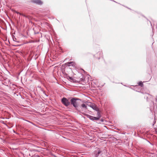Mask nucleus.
<instances>
[{
  "instance_id": "obj_1",
  "label": "nucleus",
  "mask_w": 157,
  "mask_h": 157,
  "mask_svg": "<svg viewBox=\"0 0 157 157\" xmlns=\"http://www.w3.org/2000/svg\"><path fill=\"white\" fill-rule=\"evenodd\" d=\"M77 100H78V99L74 98H71V104L75 108H77L78 106V104L77 101Z\"/></svg>"
},
{
  "instance_id": "obj_2",
  "label": "nucleus",
  "mask_w": 157,
  "mask_h": 157,
  "mask_svg": "<svg viewBox=\"0 0 157 157\" xmlns=\"http://www.w3.org/2000/svg\"><path fill=\"white\" fill-rule=\"evenodd\" d=\"M61 102L62 103L66 106H69L70 104V102L69 100L65 98H62Z\"/></svg>"
},
{
  "instance_id": "obj_3",
  "label": "nucleus",
  "mask_w": 157,
  "mask_h": 157,
  "mask_svg": "<svg viewBox=\"0 0 157 157\" xmlns=\"http://www.w3.org/2000/svg\"><path fill=\"white\" fill-rule=\"evenodd\" d=\"M90 107L92 108L94 110L97 111H99V108L94 104H92L90 105Z\"/></svg>"
},
{
  "instance_id": "obj_4",
  "label": "nucleus",
  "mask_w": 157,
  "mask_h": 157,
  "mask_svg": "<svg viewBox=\"0 0 157 157\" xmlns=\"http://www.w3.org/2000/svg\"><path fill=\"white\" fill-rule=\"evenodd\" d=\"M32 2L38 5H40L42 4V2L40 0H33Z\"/></svg>"
},
{
  "instance_id": "obj_5",
  "label": "nucleus",
  "mask_w": 157,
  "mask_h": 157,
  "mask_svg": "<svg viewBox=\"0 0 157 157\" xmlns=\"http://www.w3.org/2000/svg\"><path fill=\"white\" fill-rule=\"evenodd\" d=\"M66 64L68 66H75V63L73 62H70L66 63Z\"/></svg>"
},
{
  "instance_id": "obj_6",
  "label": "nucleus",
  "mask_w": 157,
  "mask_h": 157,
  "mask_svg": "<svg viewBox=\"0 0 157 157\" xmlns=\"http://www.w3.org/2000/svg\"><path fill=\"white\" fill-rule=\"evenodd\" d=\"M90 120L93 121L94 120H98V118H97V117H93L91 116H89V117H88Z\"/></svg>"
},
{
  "instance_id": "obj_7",
  "label": "nucleus",
  "mask_w": 157,
  "mask_h": 157,
  "mask_svg": "<svg viewBox=\"0 0 157 157\" xmlns=\"http://www.w3.org/2000/svg\"><path fill=\"white\" fill-rule=\"evenodd\" d=\"M97 115L98 117H97V118H98V120L101 117V115L100 114V113L98 111L97 112Z\"/></svg>"
},
{
  "instance_id": "obj_8",
  "label": "nucleus",
  "mask_w": 157,
  "mask_h": 157,
  "mask_svg": "<svg viewBox=\"0 0 157 157\" xmlns=\"http://www.w3.org/2000/svg\"><path fill=\"white\" fill-rule=\"evenodd\" d=\"M101 153V151L100 150H99L98 151V153L95 154V157H97L99 155V154Z\"/></svg>"
},
{
  "instance_id": "obj_9",
  "label": "nucleus",
  "mask_w": 157,
  "mask_h": 157,
  "mask_svg": "<svg viewBox=\"0 0 157 157\" xmlns=\"http://www.w3.org/2000/svg\"><path fill=\"white\" fill-rule=\"evenodd\" d=\"M81 106L82 108H85V109H87L86 105L85 104H82Z\"/></svg>"
},
{
  "instance_id": "obj_10",
  "label": "nucleus",
  "mask_w": 157,
  "mask_h": 157,
  "mask_svg": "<svg viewBox=\"0 0 157 157\" xmlns=\"http://www.w3.org/2000/svg\"><path fill=\"white\" fill-rule=\"evenodd\" d=\"M139 85L141 87H143V84L142 83V82H140L139 83Z\"/></svg>"
},
{
  "instance_id": "obj_11",
  "label": "nucleus",
  "mask_w": 157,
  "mask_h": 157,
  "mask_svg": "<svg viewBox=\"0 0 157 157\" xmlns=\"http://www.w3.org/2000/svg\"><path fill=\"white\" fill-rule=\"evenodd\" d=\"M69 77V79H70V80H73V78L72 77Z\"/></svg>"
},
{
  "instance_id": "obj_12",
  "label": "nucleus",
  "mask_w": 157,
  "mask_h": 157,
  "mask_svg": "<svg viewBox=\"0 0 157 157\" xmlns=\"http://www.w3.org/2000/svg\"><path fill=\"white\" fill-rule=\"evenodd\" d=\"M155 121H154V124H153V125H154L155 124Z\"/></svg>"
},
{
  "instance_id": "obj_13",
  "label": "nucleus",
  "mask_w": 157,
  "mask_h": 157,
  "mask_svg": "<svg viewBox=\"0 0 157 157\" xmlns=\"http://www.w3.org/2000/svg\"><path fill=\"white\" fill-rule=\"evenodd\" d=\"M17 14H20L19 13V12H17Z\"/></svg>"
}]
</instances>
